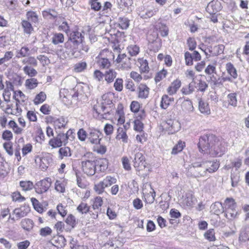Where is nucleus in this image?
<instances>
[{
    "label": "nucleus",
    "instance_id": "obj_33",
    "mask_svg": "<svg viewBox=\"0 0 249 249\" xmlns=\"http://www.w3.org/2000/svg\"><path fill=\"white\" fill-rule=\"evenodd\" d=\"M198 107L202 113L209 114L210 113V109L208 103L200 99L199 101Z\"/></svg>",
    "mask_w": 249,
    "mask_h": 249
},
{
    "label": "nucleus",
    "instance_id": "obj_37",
    "mask_svg": "<svg viewBox=\"0 0 249 249\" xmlns=\"http://www.w3.org/2000/svg\"><path fill=\"white\" fill-rule=\"evenodd\" d=\"M101 103L106 106L112 104V95L110 92L104 94L102 96Z\"/></svg>",
    "mask_w": 249,
    "mask_h": 249
},
{
    "label": "nucleus",
    "instance_id": "obj_5",
    "mask_svg": "<svg viewBox=\"0 0 249 249\" xmlns=\"http://www.w3.org/2000/svg\"><path fill=\"white\" fill-rule=\"evenodd\" d=\"M102 134L99 130L89 128L88 130L87 142L92 144H98L102 139Z\"/></svg>",
    "mask_w": 249,
    "mask_h": 249
},
{
    "label": "nucleus",
    "instance_id": "obj_56",
    "mask_svg": "<svg viewBox=\"0 0 249 249\" xmlns=\"http://www.w3.org/2000/svg\"><path fill=\"white\" fill-rule=\"evenodd\" d=\"M158 11V9L157 8L149 9L146 10L144 14L142 15L141 17L144 18H150L155 15Z\"/></svg>",
    "mask_w": 249,
    "mask_h": 249
},
{
    "label": "nucleus",
    "instance_id": "obj_34",
    "mask_svg": "<svg viewBox=\"0 0 249 249\" xmlns=\"http://www.w3.org/2000/svg\"><path fill=\"white\" fill-rule=\"evenodd\" d=\"M21 227L27 231H30L34 226L33 221L29 218H25L21 222Z\"/></svg>",
    "mask_w": 249,
    "mask_h": 249
},
{
    "label": "nucleus",
    "instance_id": "obj_7",
    "mask_svg": "<svg viewBox=\"0 0 249 249\" xmlns=\"http://www.w3.org/2000/svg\"><path fill=\"white\" fill-rule=\"evenodd\" d=\"M51 185V179L47 178L37 182L35 186L36 192L38 194H42L49 189Z\"/></svg>",
    "mask_w": 249,
    "mask_h": 249
},
{
    "label": "nucleus",
    "instance_id": "obj_6",
    "mask_svg": "<svg viewBox=\"0 0 249 249\" xmlns=\"http://www.w3.org/2000/svg\"><path fill=\"white\" fill-rule=\"evenodd\" d=\"M162 127L168 134H174L179 130L180 124L177 120L168 119L163 123Z\"/></svg>",
    "mask_w": 249,
    "mask_h": 249
},
{
    "label": "nucleus",
    "instance_id": "obj_53",
    "mask_svg": "<svg viewBox=\"0 0 249 249\" xmlns=\"http://www.w3.org/2000/svg\"><path fill=\"white\" fill-rule=\"evenodd\" d=\"M58 29L59 31H61L65 32L67 35L71 31H70V27L68 22L66 21H63L60 25L58 26Z\"/></svg>",
    "mask_w": 249,
    "mask_h": 249
},
{
    "label": "nucleus",
    "instance_id": "obj_57",
    "mask_svg": "<svg viewBox=\"0 0 249 249\" xmlns=\"http://www.w3.org/2000/svg\"><path fill=\"white\" fill-rule=\"evenodd\" d=\"M151 189L152 191H150L145 195V201L149 204H152L154 202L156 196V193L154 189L152 188H151Z\"/></svg>",
    "mask_w": 249,
    "mask_h": 249
},
{
    "label": "nucleus",
    "instance_id": "obj_38",
    "mask_svg": "<svg viewBox=\"0 0 249 249\" xmlns=\"http://www.w3.org/2000/svg\"><path fill=\"white\" fill-rule=\"evenodd\" d=\"M182 109L183 111L187 112H191L194 110V107L192 102L190 100H186L182 104Z\"/></svg>",
    "mask_w": 249,
    "mask_h": 249
},
{
    "label": "nucleus",
    "instance_id": "obj_64",
    "mask_svg": "<svg viewBox=\"0 0 249 249\" xmlns=\"http://www.w3.org/2000/svg\"><path fill=\"white\" fill-rule=\"evenodd\" d=\"M204 237L210 241H213L215 240L214 231L213 229L208 230L204 234Z\"/></svg>",
    "mask_w": 249,
    "mask_h": 249
},
{
    "label": "nucleus",
    "instance_id": "obj_48",
    "mask_svg": "<svg viewBox=\"0 0 249 249\" xmlns=\"http://www.w3.org/2000/svg\"><path fill=\"white\" fill-rule=\"evenodd\" d=\"M167 74V71L166 70L163 69L162 70L158 72L155 77V81L156 83L160 82L164 78Z\"/></svg>",
    "mask_w": 249,
    "mask_h": 249
},
{
    "label": "nucleus",
    "instance_id": "obj_49",
    "mask_svg": "<svg viewBox=\"0 0 249 249\" xmlns=\"http://www.w3.org/2000/svg\"><path fill=\"white\" fill-rule=\"evenodd\" d=\"M116 115L118 116V123L120 124H123L124 123V113L123 110V107L121 105H119L118 109L117 111Z\"/></svg>",
    "mask_w": 249,
    "mask_h": 249
},
{
    "label": "nucleus",
    "instance_id": "obj_47",
    "mask_svg": "<svg viewBox=\"0 0 249 249\" xmlns=\"http://www.w3.org/2000/svg\"><path fill=\"white\" fill-rule=\"evenodd\" d=\"M105 188L110 186L112 184L116 183V179L111 176H107L103 181H101Z\"/></svg>",
    "mask_w": 249,
    "mask_h": 249
},
{
    "label": "nucleus",
    "instance_id": "obj_19",
    "mask_svg": "<svg viewBox=\"0 0 249 249\" xmlns=\"http://www.w3.org/2000/svg\"><path fill=\"white\" fill-rule=\"evenodd\" d=\"M66 240L63 236L54 237L51 240V243L57 248H61L64 247L66 245Z\"/></svg>",
    "mask_w": 249,
    "mask_h": 249
},
{
    "label": "nucleus",
    "instance_id": "obj_16",
    "mask_svg": "<svg viewBox=\"0 0 249 249\" xmlns=\"http://www.w3.org/2000/svg\"><path fill=\"white\" fill-rule=\"evenodd\" d=\"M13 56V53L11 51L6 52L2 57L0 55V71L2 68L7 67L5 63L12 59Z\"/></svg>",
    "mask_w": 249,
    "mask_h": 249
},
{
    "label": "nucleus",
    "instance_id": "obj_36",
    "mask_svg": "<svg viewBox=\"0 0 249 249\" xmlns=\"http://www.w3.org/2000/svg\"><path fill=\"white\" fill-rule=\"evenodd\" d=\"M38 82L36 79L32 78L26 80L25 86L27 89H33L36 88L38 85Z\"/></svg>",
    "mask_w": 249,
    "mask_h": 249
},
{
    "label": "nucleus",
    "instance_id": "obj_44",
    "mask_svg": "<svg viewBox=\"0 0 249 249\" xmlns=\"http://www.w3.org/2000/svg\"><path fill=\"white\" fill-rule=\"evenodd\" d=\"M24 72L31 77L36 76L37 74V71L30 66H25L23 68Z\"/></svg>",
    "mask_w": 249,
    "mask_h": 249
},
{
    "label": "nucleus",
    "instance_id": "obj_59",
    "mask_svg": "<svg viewBox=\"0 0 249 249\" xmlns=\"http://www.w3.org/2000/svg\"><path fill=\"white\" fill-rule=\"evenodd\" d=\"M99 0H90L89 3L90 4V6L91 9L98 11L100 10L102 8V4Z\"/></svg>",
    "mask_w": 249,
    "mask_h": 249
},
{
    "label": "nucleus",
    "instance_id": "obj_24",
    "mask_svg": "<svg viewBox=\"0 0 249 249\" xmlns=\"http://www.w3.org/2000/svg\"><path fill=\"white\" fill-rule=\"evenodd\" d=\"M196 201V198L193 195L189 194L186 195V197L182 201V204L187 207H192L195 204Z\"/></svg>",
    "mask_w": 249,
    "mask_h": 249
},
{
    "label": "nucleus",
    "instance_id": "obj_22",
    "mask_svg": "<svg viewBox=\"0 0 249 249\" xmlns=\"http://www.w3.org/2000/svg\"><path fill=\"white\" fill-rule=\"evenodd\" d=\"M116 139L119 140H121L124 143L128 142V137L126 134V131L123 127H119L118 128Z\"/></svg>",
    "mask_w": 249,
    "mask_h": 249
},
{
    "label": "nucleus",
    "instance_id": "obj_28",
    "mask_svg": "<svg viewBox=\"0 0 249 249\" xmlns=\"http://www.w3.org/2000/svg\"><path fill=\"white\" fill-rule=\"evenodd\" d=\"M223 205L224 210L232 209L236 208V203L232 198L228 197L225 201Z\"/></svg>",
    "mask_w": 249,
    "mask_h": 249
},
{
    "label": "nucleus",
    "instance_id": "obj_15",
    "mask_svg": "<svg viewBox=\"0 0 249 249\" xmlns=\"http://www.w3.org/2000/svg\"><path fill=\"white\" fill-rule=\"evenodd\" d=\"M181 85V83L180 80L178 79L174 80L167 89L168 93L170 95L176 94L178 89L180 88Z\"/></svg>",
    "mask_w": 249,
    "mask_h": 249
},
{
    "label": "nucleus",
    "instance_id": "obj_21",
    "mask_svg": "<svg viewBox=\"0 0 249 249\" xmlns=\"http://www.w3.org/2000/svg\"><path fill=\"white\" fill-rule=\"evenodd\" d=\"M173 97H169L166 94L163 95L161 97L160 106L163 109H166L169 105L174 102Z\"/></svg>",
    "mask_w": 249,
    "mask_h": 249
},
{
    "label": "nucleus",
    "instance_id": "obj_2",
    "mask_svg": "<svg viewBox=\"0 0 249 249\" xmlns=\"http://www.w3.org/2000/svg\"><path fill=\"white\" fill-rule=\"evenodd\" d=\"M81 165L83 172L89 176H92L95 173L96 162L93 160L91 153H87L81 159Z\"/></svg>",
    "mask_w": 249,
    "mask_h": 249
},
{
    "label": "nucleus",
    "instance_id": "obj_52",
    "mask_svg": "<svg viewBox=\"0 0 249 249\" xmlns=\"http://www.w3.org/2000/svg\"><path fill=\"white\" fill-rule=\"evenodd\" d=\"M31 201L34 206V209L39 213H42L43 212V209L40 202L36 198L32 197Z\"/></svg>",
    "mask_w": 249,
    "mask_h": 249
},
{
    "label": "nucleus",
    "instance_id": "obj_45",
    "mask_svg": "<svg viewBox=\"0 0 249 249\" xmlns=\"http://www.w3.org/2000/svg\"><path fill=\"white\" fill-rule=\"evenodd\" d=\"M239 239L240 240L246 242L249 240V226H246L241 231Z\"/></svg>",
    "mask_w": 249,
    "mask_h": 249
},
{
    "label": "nucleus",
    "instance_id": "obj_31",
    "mask_svg": "<svg viewBox=\"0 0 249 249\" xmlns=\"http://www.w3.org/2000/svg\"><path fill=\"white\" fill-rule=\"evenodd\" d=\"M64 41V36L60 33H55L52 37V42L54 45H57L63 43Z\"/></svg>",
    "mask_w": 249,
    "mask_h": 249
},
{
    "label": "nucleus",
    "instance_id": "obj_62",
    "mask_svg": "<svg viewBox=\"0 0 249 249\" xmlns=\"http://www.w3.org/2000/svg\"><path fill=\"white\" fill-rule=\"evenodd\" d=\"M134 123V129L135 131L142 132L143 131V124L139 119H135V121H133Z\"/></svg>",
    "mask_w": 249,
    "mask_h": 249
},
{
    "label": "nucleus",
    "instance_id": "obj_14",
    "mask_svg": "<svg viewBox=\"0 0 249 249\" xmlns=\"http://www.w3.org/2000/svg\"><path fill=\"white\" fill-rule=\"evenodd\" d=\"M30 211V207L24 205L15 209L13 211V213L16 215V217L18 219H19L25 216Z\"/></svg>",
    "mask_w": 249,
    "mask_h": 249
},
{
    "label": "nucleus",
    "instance_id": "obj_10",
    "mask_svg": "<svg viewBox=\"0 0 249 249\" xmlns=\"http://www.w3.org/2000/svg\"><path fill=\"white\" fill-rule=\"evenodd\" d=\"M79 45L75 42L71 41L70 39L64 43V48L65 53L68 57L73 56L78 49Z\"/></svg>",
    "mask_w": 249,
    "mask_h": 249
},
{
    "label": "nucleus",
    "instance_id": "obj_13",
    "mask_svg": "<svg viewBox=\"0 0 249 249\" xmlns=\"http://www.w3.org/2000/svg\"><path fill=\"white\" fill-rule=\"evenodd\" d=\"M150 89L147 85L144 84H140L137 89L138 97L139 98L145 99H146L149 94Z\"/></svg>",
    "mask_w": 249,
    "mask_h": 249
},
{
    "label": "nucleus",
    "instance_id": "obj_43",
    "mask_svg": "<svg viewBox=\"0 0 249 249\" xmlns=\"http://www.w3.org/2000/svg\"><path fill=\"white\" fill-rule=\"evenodd\" d=\"M46 99V94L44 92L41 91L36 96L34 100V103L35 105H38L43 103Z\"/></svg>",
    "mask_w": 249,
    "mask_h": 249
},
{
    "label": "nucleus",
    "instance_id": "obj_51",
    "mask_svg": "<svg viewBox=\"0 0 249 249\" xmlns=\"http://www.w3.org/2000/svg\"><path fill=\"white\" fill-rule=\"evenodd\" d=\"M98 66L103 69L108 68L110 65V63L108 59L105 58H99L97 61Z\"/></svg>",
    "mask_w": 249,
    "mask_h": 249
},
{
    "label": "nucleus",
    "instance_id": "obj_39",
    "mask_svg": "<svg viewBox=\"0 0 249 249\" xmlns=\"http://www.w3.org/2000/svg\"><path fill=\"white\" fill-rule=\"evenodd\" d=\"M225 216L229 220H232L236 217L237 215V212L236 208L224 210Z\"/></svg>",
    "mask_w": 249,
    "mask_h": 249
},
{
    "label": "nucleus",
    "instance_id": "obj_25",
    "mask_svg": "<svg viewBox=\"0 0 249 249\" xmlns=\"http://www.w3.org/2000/svg\"><path fill=\"white\" fill-rule=\"evenodd\" d=\"M210 208L211 211L215 214L219 215L220 213H223V205L220 202H215L212 204Z\"/></svg>",
    "mask_w": 249,
    "mask_h": 249
},
{
    "label": "nucleus",
    "instance_id": "obj_9",
    "mask_svg": "<svg viewBox=\"0 0 249 249\" xmlns=\"http://www.w3.org/2000/svg\"><path fill=\"white\" fill-rule=\"evenodd\" d=\"M133 162L134 167L138 171L143 170L146 167L145 157L142 153L138 152L135 155Z\"/></svg>",
    "mask_w": 249,
    "mask_h": 249
},
{
    "label": "nucleus",
    "instance_id": "obj_18",
    "mask_svg": "<svg viewBox=\"0 0 249 249\" xmlns=\"http://www.w3.org/2000/svg\"><path fill=\"white\" fill-rule=\"evenodd\" d=\"M43 17L47 19H55L58 17V13L54 9H48L42 11Z\"/></svg>",
    "mask_w": 249,
    "mask_h": 249
},
{
    "label": "nucleus",
    "instance_id": "obj_1",
    "mask_svg": "<svg viewBox=\"0 0 249 249\" xmlns=\"http://www.w3.org/2000/svg\"><path fill=\"white\" fill-rule=\"evenodd\" d=\"M197 146L200 152L212 157H221L226 151L224 143L213 134L201 136Z\"/></svg>",
    "mask_w": 249,
    "mask_h": 249
},
{
    "label": "nucleus",
    "instance_id": "obj_42",
    "mask_svg": "<svg viewBox=\"0 0 249 249\" xmlns=\"http://www.w3.org/2000/svg\"><path fill=\"white\" fill-rule=\"evenodd\" d=\"M127 50L128 53L131 56H135L138 55L140 52V48L139 46L135 44H131L129 45Z\"/></svg>",
    "mask_w": 249,
    "mask_h": 249
},
{
    "label": "nucleus",
    "instance_id": "obj_27",
    "mask_svg": "<svg viewBox=\"0 0 249 249\" xmlns=\"http://www.w3.org/2000/svg\"><path fill=\"white\" fill-rule=\"evenodd\" d=\"M226 69L227 72L231 75V78L233 79H235L237 78L238 74L237 70L231 63L228 62L226 64Z\"/></svg>",
    "mask_w": 249,
    "mask_h": 249
},
{
    "label": "nucleus",
    "instance_id": "obj_41",
    "mask_svg": "<svg viewBox=\"0 0 249 249\" xmlns=\"http://www.w3.org/2000/svg\"><path fill=\"white\" fill-rule=\"evenodd\" d=\"M30 54L29 48L26 46H23L17 51V57L18 58L25 57L29 56Z\"/></svg>",
    "mask_w": 249,
    "mask_h": 249
},
{
    "label": "nucleus",
    "instance_id": "obj_11",
    "mask_svg": "<svg viewBox=\"0 0 249 249\" xmlns=\"http://www.w3.org/2000/svg\"><path fill=\"white\" fill-rule=\"evenodd\" d=\"M203 167L206 168L208 173H213L216 171L219 167V162L216 160H203Z\"/></svg>",
    "mask_w": 249,
    "mask_h": 249
},
{
    "label": "nucleus",
    "instance_id": "obj_30",
    "mask_svg": "<svg viewBox=\"0 0 249 249\" xmlns=\"http://www.w3.org/2000/svg\"><path fill=\"white\" fill-rule=\"evenodd\" d=\"M133 0H120L118 1V5L120 8L124 10L127 9V11H132L131 7L132 5Z\"/></svg>",
    "mask_w": 249,
    "mask_h": 249
},
{
    "label": "nucleus",
    "instance_id": "obj_26",
    "mask_svg": "<svg viewBox=\"0 0 249 249\" xmlns=\"http://www.w3.org/2000/svg\"><path fill=\"white\" fill-rule=\"evenodd\" d=\"M21 24L25 34L30 35L34 31V28L32 25L31 22L29 21L23 19L21 20Z\"/></svg>",
    "mask_w": 249,
    "mask_h": 249
},
{
    "label": "nucleus",
    "instance_id": "obj_23",
    "mask_svg": "<svg viewBox=\"0 0 249 249\" xmlns=\"http://www.w3.org/2000/svg\"><path fill=\"white\" fill-rule=\"evenodd\" d=\"M53 122L56 129L65 128L67 124V120L62 117L56 119L54 118Z\"/></svg>",
    "mask_w": 249,
    "mask_h": 249
},
{
    "label": "nucleus",
    "instance_id": "obj_61",
    "mask_svg": "<svg viewBox=\"0 0 249 249\" xmlns=\"http://www.w3.org/2000/svg\"><path fill=\"white\" fill-rule=\"evenodd\" d=\"M115 89L119 92L122 91L123 89V80L122 78H117L114 83Z\"/></svg>",
    "mask_w": 249,
    "mask_h": 249
},
{
    "label": "nucleus",
    "instance_id": "obj_46",
    "mask_svg": "<svg viewBox=\"0 0 249 249\" xmlns=\"http://www.w3.org/2000/svg\"><path fill=\"white\" fill-rule=\"evenodd\" d=\"M107 107L102 104L101 102L100 103L97 102V104L93 107L94 110L98 114H101L102 113H106V109Z\"/></svg>",
    "mask_w": 249,
    "mask_h": 249
},
{
    "label": "nucleus",
    "instance_id": "obj_50",
    "mask_svg": "<svg viewBox=\"0 0 249 249\" xmlns=\"http://www.w3.org/2000/svg\"><path fill=\"white\" fill-rule=\"evenodd\" d=\"M208 87V84L201 79L198 80V82L196 84V89L197 90L201 92H204Z\"/></svg>",
    "mask_w": 249,
    "mask_h": 249
},
{
    "label": "nucleus",
    "instance_id": "obj_63",
    "mask_svg": "<svg viewBox=\"0 0 249 249\" xmlns=\"http://www.w3.org/2000/svg\"><path fill=\"white\" fill-rule=\"evenodd\" d=\"M184 144V142H179L177 144L174 146L171 153L172 154L175 155L178 154V152H181L183 149Z\"/></svg>",
    "mask_w": 249,
    "mask_h": 249
},
{
    "label": "nucleus",
    "instance_id": "obj_20",
    "mask_svg": "<svg viewBox=\"0 0 249 249\" xmlns=\"http://www.w3.org/2000/svg\"><path fill=\"white\" fill-rule=\"evenodd\" d=\"M26 20L33 24H36L39 21L38 15L35 11L31 10L27 11L26 14Z\"/></svg>",
    "mask_w": 249,
    "mask_h": 249
},
{
    "label": "nucleus",
    "instance_id": "obj_17",
    "mask_svg": "<svg viewBox=\"0 0 249 249\" xmlns=\"http://www.w3.org/2000/svg\"><path fill=\"white\" fill-rule=\"evenodd\" d=\"M117 75V72L112 69L107 70L104 73L105 81L108 83H112Z\"/></svg>",
    "mask_w": 249,
    "mask_h": 249
},
{
    "label": "nucleus",
    "instance_id": "obj_35",
    "mask_svg": "<svg viewBox=\"0 0 249 249\" xmlns=\"http://www.w3.org/2000/svg\"><path fill=\"white\" fill-rule=\"evenodd\" d=\"M119 27L123 30L127 29L129 26L130 20L126 17H119L118 18Z\"/></svg>",
    "mask_w": 249,
    "mask_h": 249
},
{
    "label": "nucleus",
    "instance_id": "obj_32",
    "mask_svg": "<svg viewBox=\"0 0 249 249\" xmlns=\"http://www.w3.org/2000/svg\"><path fill=\"white\" fill-rule=\"evenodd\" d=\"M96 166L99 167L100 171L104 172L108 167V160L106 158L99 159L96 160Z\"/></svg>",
    "mask_w": 249,
    "mask_h": 249
},
{
    "label": "nucleus",
    "instance_id": "obj_29",
    "mask_svg": "<svg viewBox=\"0 0 249 249\" xmlns=\"http://www.w3.org/2000/svg\"><path fill=\"white\" fill-rule=\"evenodd\" d=\"M19 186L23 191H29L32 190L35 186L31 181L30 180H22L19 182Z\"/></svg>",
    "mask_w": 249,
    "mask_h": 249
},
{
    "label": "nucleus",
    "instance_id": "obj_40",
    "mask_svg": "<svg viewBox=\"0 0 249 249\" xmlns=\"http://www.w3.org/2000/svg\"><path fill=\"white\" fill-rule=\"evenodd\" d=\"M87 64L85 61L79 62L73 66V71L76 72H81L86 69Z\"/></svg>",
    "mask_w": 249,
    "mask_h": 249
},
{
    "label": "nucleus",
    "instance_id": "obj_4",
    "mask_svg": "<svg viewBox=\"0 0 249 249\" xmlns=\"http://www.w3.org/2000/svg\"><path fill=\"white\" fill-rule=\"evenodd\" d=\"M68 137L64 133H59L58 135L50 140L49 144L53 148L61 147L68 143Z\"/></svg>",
    "mask_w": 249,
    "mask_h": 249
},
{
    "label": "nucleus",
    "instance_id": "obj_60",
    "mask_svg": "<svg viewBox=\"0 0 249 249\" xmlns=\"http://www.w3.org/2000/svg\"><path fill=\"white\" fill-rule=\"evenodd\" d=\"M103 204L102 198L100 196H97L94 198L92 208L94 210L99 211Z\"/></svg>",
    "mask_w": 249,
    "mask_h": 249
},
{
    "label": "nucleus",
    "instance_id": "obj_12",
    "mask_svg": "<svg viewBox=\"0 0 249 249\" xmlns=\"http://www.w3.org/2000/svg\"><path fill=\"white\" fill-rule=\"evenodd\" d=\"M222 9L221 2L218 0H213L209 3L207 11L209 14H216Z\"/></svg>",
    "mask_w": 249,
    "mask_h": 249
},
{
    "label": "nucleus",
    "instance_id": "obj_54",
    "mask_svg": "<svg viewBox=\"0 0 249 249\" xmlns=\"http://www.w3.org/2000/svg\"><path fill=\"white\" fill-rule=\"evenodd\" d=\"M215 74H213L212 75H210V82L213 83V86L216 87H219L220 86L222 85V81L221 80L220 77L217 78L216 76L214 75Z\"/></svg>",
    "mask_w": 249,
    "mask_h": 249
},
{
    "label": "nucleus",
    "instance_id": "obj_55",
    "mask_svg": "<svg viewBox=\"0 0 249 249\" xmlns=\"http://www.w3.org/2000/svg\"><path fill=\"white\" fill-rule=\"evenodd\" d=\"M228 101L229 105L236 107L237 106V97H236V93H231L228 95L227 96Z\"/></svg>",
    "mask_w": 249,
    "mask_h": 249
},
{
    "label": "nucleus",
    "instance_id": "obj_3",
    "mask_svg": "<svg viewBox=\"0 0 249 249\" xmlns=\"http://www.w3.org/2000/svg\"><path fill=\"white\" fill-rule=\"evenodd\" d=\"M114 38L111 41L113 44L112 48L114 51L120 53L125 46L124 42L126 41V36L124 32L120 31H117L114 34Z\"/></svg>",
    "mask_w": 249,
    "mask_h": 249
},
{
    "label": "nucleus",
    "instance_id": "obj_58",
    "mask_svg": "<svg viewBox=\"0 0 249 249\" xmlns=\"http://www.w3.org/2000/svg\"><path fill=\"white\" fill-rule=\"evenodd\" d=\"M65 222L72 228H74L76 224H77V221L76 220L75 217L71 214L68 216L65 220Z\"/></svg>",
    "mask_w": 249,
    "mask_h": 249
},
{
    "label": "nucleus",
    "instance_id": "obj_8",
    "mask_svg": "<svg viewBox=\"0 0 249 249\" xmlns=\"http://www.w3.org/2000/svg\"><path fill=\"white\" fill-rule=\"evenodd\" d=\"M84 32L77 30L71 31L67 36L68 39L79 45L83 44L84 42Z\"/></svg>",
    "mask_w": 249,
    "mask_h": 249
}]
</instances>
